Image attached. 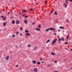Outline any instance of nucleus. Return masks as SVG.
I'll use <instances>...</instances> for the list:
<instances>
[{
    "label": "nucleus",
    "mask_w": 72,
    "mask_h": 72,
    "mask_svg": "<svg viewBox=\"0 0 72 72\" xmlns=\"http://www.w3.org/2000/svg\"><path fill=\"white\" fill-rule=\"evenodd\" d=\"M22 11L25 13H26V12H27V10H22Z\"/></svg>",
    "instance_id": "9d476101"
},
{
    "label": "nucleus",
    "mask_w": 72,
    "mask_h": 72,
    "mask_svg": "<svg viewBox=\"0 0 72 72\" xmlns=\"http://www.w3.org/2000/svg\"><path fill=\"white\" fill-rule=\"evenodd\" d=\"M41 63H44V62H41Z\"/></svg>",
    "instance_id": "864d4df0"
},
{
    "label": "nucleus",
    "mask_w": 72,
    "mask_h": 72,
    "mask_svg": "<svg viewBox=\"0 0 72 72\" xmlns=\"http://www.w3.org/2000/svg\"><path fill=\"white\" fill-rule=\"evenodd\" d=\"M49 30H50L49 28L48 29H47L46 30V31H49Z\"/></svg>",
    "instance_id": "bb28decb"
},
{
    "label": "nucleus",
    "mask_w": 72,
    "mask_h": 72,
    "mask_svg": "<svg viewBox=\"0 0 72 72\" xmlns=\"http://www.w3.org/2000/svg\"><path fill=\"white\" fill-rule=\"evenodd\" d=\"M20 36H22V33H20Z\"/></svg>",
    "instance_id": "a19ab883"
},
{
    "label": "nucleus",
    "mask_w": 72,
    "mask_h": 72,
    "mask_svg": "<svg viewBox=\"0 0 72 72\" xmlns=\"http://www.w3.org/2000/svg\"><path fill=\"white\" fill-rule=\"evenodd\" d=\"M19 23V21L18 20L16 21V24H18Z\"/></svg>",
    "instance_id": "0eeeda50"
},
{
    "label": "nucleus",
    "mask_w": 72,
    "mask_h": 72,
    "mask_svg": "<svg viewBox=\"0 0 72 72\" xmlns=\"http://www.w3.org/2000/svg\"><path fill=\"white\" fill-rule=\"evenodd\" d=\"M25 32L26 33H28V32H29V31L28 30H26L25 31Z\"/></svg>",
    "instance_id": "ddd939ff"
},
{
    "label": "nucleus",
    "mask_w": 72,
    "mask_h": 72,
    "mask_svg": "<svg viewBox=\"0 0 72 72\" xmlns=\"http://www.w3.org/2000/svg\"><path fill=\"white\" fill-rule=\"evenodd\" d=\"M45 4H47L48 3V2H47L46 1H45Z\"/></svg>",
    "instance_id": "473e14b6"
},
{
    "label": "nucleus",
    "mask_w": 72,
    "mask_h": 72,
    "mask_svg": "<svg viewBox=\"0 0 72 72\" xmlns=\"http://www.w3.org/2000/svg\"><path fill=\"white\" fill-rule=\"evenodd\" d=\"M6 22H4L3 23V25H4V26H5V25H6Z\"/></svg>",
    "instance_id": "4468645a"
},
{
    "label": "nucleus",
    "mask_w": 72,
    "mask_h": 72,
    "mask_svg": "<svg viewBox=\"0 0 72 72\" xmlns=\"http://www.w3.org/2000/svg\"><path fill=\"white\" fill-rule=\"evenodd\" d=\"M28 47H30V46H31V45H28Z\"/></svg>",
    "instance_id": "e433bc0d"
},
{
    "label": "nucleus",
    "mask_w": 72,
    "mask_h": 72,
    "mask_svg": "<svg viewBox=\"0 0 72 72\" xmlns=\"http://www.w3.org/2000/svg\"><path fill=\"white\" fill-rule=\"evenodd\" d=\"M28 36H30V33H28Z\"/></svg>",
    "instance_id": "c756f323"
},
{
    "label": "nucleus",
    "mask_w": 72,
    "mask_h": 72,
    "mask_svg": "<svg viewBox=\"0 0 72 72\" xmlns=\"http://www.w3.org/2000/svg\"><path fill=\"white\" fill-rule=\"evenodd\" d=\"M66 39H67V40H68V35L66 36Z\"/></svg>",
    "instance_id": "b1692460"
},
{
    "label": "nucleus",
    "mask_w": 72,
    "mask_h": 72,
    "mask_svg": "<svg viewBox=\"0 0 72 72\" xmlns=\"http://www.w3.org/2000/svg\"><path fill=\"white\" fill-rule=\"evenodd\" d=\"M20 14H21V12H20Z\"/></svg>",
    "instance_id": "4d7b16f0"
},
{
    "label": "nucleus",
    "mask_w": 72,
    "mask_h": 72,
    "mask_svg": "<svg viewBox=\"0 0 72 72\" xmlns=\"http://www.w3.org/2000/svg\"><path fill=\"white\" fill-rule=\"evenodd\" d=\"M64 7L65 8H66L67 6V5L66 4V3H64L63 4Z\"/></svg>",
    "instance_id": "423d86ee"
},
{
    "label": "nucleus",
    "mask_w": 72,
    "mask_h": 72,
    "mask_svg": "<svg viewBox=\"0 0 72 72\" xmlns=\"http://www.w3.org/2000/svg\"><path fill=\"white\" fill-rule=\"evenodd\" d=\"M35 2H36V0H35Z\"/></svg>",
    "instance_id": "680f3d73"
},
{
    "label": "nucleus",
    "mask_w": 72,
    "mask_h": 72,
    "mask_svg": "<svg viewBox=\"0 0 72 72\" xmlns=\"http://www.w3.org/2000/svg\"><path fill=\"white\" fill-rule=\"evenodd\" d=\"M33 71L35 72H37V68H35Z\"/></svg>",
    "instance_id": "39448f33"
},
{
    "label": "nucleus",
    "mask_w": 72,
    "mask_h": 72,
    "mask_svg": "<svg viewBox=\"0 0 72 72\" xmlns=\"http://www.w3.org/2000/svg\"><path fill=\"white\" fill-rule=\"evenodd\" d=\"M33 8H32L30 10H31V11H33Z\"/></svg>",
    "instance_id": "393cba45"
},
{
    "label": "nucleus",
    "mask_w": 72,
    "mask_h": 72,
    "mask_svg": "<svg viewBox=\"0 0 72 72\" xmlns=\"http://www.w3.org/2000/svg\"><path fill=\"white\" fill-rule=\"evenodd\" d=\"M35 24V22H33V23H32V24L33 25H34V24Z\"/></svg>",
    "instance_id": "f704fd0d"
},
{
    "label": "nucleus",
    "mask_w": 72,
    "mask_h": 72,
    "mask_svg": "<svg viewBox=\"0 0 72 72\" xmlns=\"http://www.w3.org/2000/svg\"><path fill=\"white\" fill-rule=\"evenodd\" d=\"M6 16H5V18H6Z\"/></svg>",
    "instance_id": "e2e57ef3"
},
{
    "label": "nucleus",
    "mask_w": 72,
    "mask_h": 72,
    "mask_svg": "<svg viewBox=\"0 0 72 72\" xmlns=\"http://www.w3.org/2000/svg\"><path fill=\"white\" fill-rule=\"evenodd\" d=\"M61 40L62 41H64V38L63 37L62 38H59L58 39V41H61Z\"/></svg>",
    "instance_id": "f03ea898"
},
{
    "label": "nucleus",
    "mask_w": 72,
    "mask_h": 72,
    "mask_svg": "<svg viewBox=\"0 0 72 72\" xmlns=\"http://www.w3.org/2000/svg\"><path fill=\"white\" fill-rule=\"evenodd\" d=\"M58 31H60V30H58Z\"/></svg>",
    "instance_id": "0e129e2a"
},
{
    "label": "nucleus",
    "mask_w": 72,
    "mask_h": 72,
    "mask_svg": "<svg viewBox=\"0 0 72 72\" xmlns=\"http://www.w3.org/2000/svg\"><path fill=\"white\" fill-rule=\"evenodd\" d=\"M55 21H56V20L55 21Z\"/></svg>",
    "instance_id": "69168bd1"
},
{
    "label": "nucleus",
    "mask_w": 72,
    "mask_h": 72,
    "mask_svg": "<svg viewBox=\"0 0 72 72\" xmlns=\"http://www.w3.org/2000/svg\"><path fill=\"white\" fill-rule=\"evenodd\" d=\"M67 0L66 2H65V3H67Z\"/></svg>",
    "instance_id": "37998d69"
},
{
    "label": "nucleus",
    "mask_w": 72,
    "mask_h": 72,
    "mask_svg": "<svg viewBox=\"0 0 72 72\" xmlns=\"http://www.w3.org/2000/svg\"><path fill=\"white\" fill-rule=\"evenodd\" d=\"M66 21L67 23H69V21H68V20H66Z\"/></svg>",
    "instance_id": "aec40b11"
},
{
    "label": "nucleus",
    "mask_w": 72,
    "mask_h": 72,
    "mask_svg": "<svg viewBox=\"0 0 72 72\" xmlns=\"http://www.w3.org/2000/svg\"><path fill=\"white\" fill-rule=\"evenodd\" d=\"M33 63H34V64H36V62L35 60H33Z\"/></svg>",
    "instance_id": "1a4fd4ad"
},
{
    "label": "nucleus",
    "mask_w": 72,
    "mask_h": 72,
    "mask_svg": "<svg viewBox=\"0 0 72 72\" xmlns=\"http://www.w3.org/2000/svg\"><path fill=\"white\" fill-rule=\"evenodd\" d=\"M15 35H12V37H15Z\"/></svg>",
    "instance_id": "c85d7f7f"
},
{
    "label": "nucleus",
    "mask_w": 72,
    "mask_h": 72,
    "mask_svg": "<svg viewBox=\"0 0 72 72\" xmlns=\"http://www.w3.org/2000/svg\"><path fill=\"white\" fill-rule=\"evenodd\" d=\"M13 18V17H10V18Z\"/></svg>",
    "instance_id": "de8ad7c7"
},
{
    "label": "nucleus",
    "mask_w": 72,
    "mask_h": 72,
    "mask_svg": "<svg viewBox=\"0 0 72 72\" xmlns=\"http://www.w3.org/2000/svg\"><path fill=\"white\" fill-rule=\"evenodd\" d=\"M8 8V7H6V9H7Z\"/></svg>",
    "instance_id": "774afa93"
},
{
    "label": "nucleus",
    "mask_w": 72,
    "mask_h": 72,
    "mask_svg": "<svg viewBox=\"0 0 72 72\" xmlns=\"http://www.w3.org/2000/svg\"><path fill=\"white\" fill-rule=\"evenodd\" d=\"M54 14L55 15H58V14L57 13V12H55Z\"/></svg>",
    "instance_id": "4be33fe9"
},
{
    "label": "nucleus",
    "mask_w": 72,
    "mask_h": 72,
    "mask_svg": "<svg viewBox=\"0 0 72 72\" xmlns=\"http://www.w3.org/2000/svg\"><path fill=\"white\" fill-rule=\"evenodd\" d=\"M9 14H10L9 12H8V15H9Z\"/></svg>",
    "instance_id": "c03bdc74"
},
{
    "label": "nucleus",
    "mask_w": 72,
    "mask_h": 72,
    "mask_svg": "<svg viewBox=\"0 0 72 72\" xmlns=\"http://www.w3.org/2000/svg\"><path fill=\"white\" fill-rule=\"evenodd\" d=\"M5 10V9H3V11H4V10Z\"/></svg>",
    "instance_id": "a18cd8bd"
},
{
    "label": "nucleus",
    "mask_w": 72,
    "mask_h": 72,
    "mask_svg": "<svg viewBox=\"0 0 72 72\" xmlns=\"http://www.w3.org/2000/svg\"><path fill=\"white\" fill-rule=\"evenodd\" d=\"M50 41V40L49 39V40H48L47 42H46V43H47V42H49Z\"/></svg>",
    "instance_id": "6ab92c4d"
},
{
    "label": "nucleus",
    "mask_w": 72,
    "mask_h": 72,
    "mask_svg": "<svg viewBox=\"0 0 72 72\" xmlns=\"http://www.w3.org/2000/svg\"><path fill=\"white\" fill-rule=\"evenodd\" d=\"M51 54L52 55H55V53H53V52H51Z\"/></svg>",
    "instance_id": "9b49d317"
},
{
    "label": "nucleus",
    "mask_w": 72,
    "mask_h": 72,
    "mask_svg": "<svg viewBox=\"0 0 72 72\" xmlns=\"http://www.w3.org/2000/svg\"><path fill=\"white\" fill-rule=\"evenodd\" d=\"M64 60L65 61H66V59H64Z\"/></svg>",
    "instance_id": "49530a36"
},
{
    "label": "nucleus",
    "mask_w": 72,
    "mask_h": 72,
    "mask_svg": "<svg viewBox=\"0 0 72 72\" xmlns=\"http://www.w3.org/2000/svg\"><path fill=\"white\" fill-rule=\"evenodd\" d=\"M41 63L40 62H38L37 63V64H40Z\"/></svg>",
    "instance_id": "412c9836"
},
{
    "label": "nucleus",
    "mask_w": 72,
    "mask_h": 72,
    "mask_svg": "<svg viewBox=\"0 0 72 72\" xmlns=\"http://www.w3.org/2000/svg\"><path fill=\"white\" fill-rule=\"evenodd\" d=\"M16 33L17 35H18V34H19V32H16Z\"/></svg>",
    "instance_id": "a878e982"
},
{
    "label": "nucleus",
    "mask_w": 72,
    "mask_h": 72,
    "mask_svg": "<svg viewBox=\"0 0 72 72\" xmlns=\"http://www.w3.org/2000/svg\"><path fill=\"white\" fill-rule=\"evenodd\" d=\"M70 2H71V3H72V0H70Z\"/></svg>",
    "instance_id": "ea45409f"
},
{
    "label": "nucleus",
    "mask_w": 72,
    "mask_h": 72,
    "mask_svg": "<svg viewBox=\"0 0 72 72\" xmlns=\"http://www.w3.org/2000/svg\"><path fill=\"white\" fill-rule=\"evenodd\" d=\"M16 48H17V46H16Z\"/></svg>",
    "instance_id": "052dcab7"
},
{
    "label": "nucleus",
    "mask_w": 72,
    "mask_h": 72,
    "mask_svg": "<svg viewBox=\"0 0 72 72\" xmlns=\"http://www.w3.org/2000/svg\"><path fill=\"white\" fill-rule=\"evenodd\" d=\"M36 4H37V5H38V4H39L38 3H36Z\"/></svg>",
    "instance_id": "3c124183"
},
{
    "label": "nucleus",
    "mask_w": 72,
    "mask_h": 72,
    "mask_svg": "<svg viewBox=\"0 0 72 72\" xmlns=\"http://www.w3.org/2000/svg\"><path fill=\"white\" fill-rule=\"evenodd\" d=\"M65 44H66V45H67V44H68V42H65Z\"/></svg>",
    "instance_id": "cd10ccee"
},
{
    "label": "nucleus",
    "mask_w": 72,
    "mask_h": 72,
    "mask_svg": "<svg viewBox=\"0 0 72 72\" xmlns=\"http://www.w3.org/2000/svg\"><path fill=\"white\" fill-rule=\"evenodd\" d=\"M25 18H27V16H25Z\"/></svg>",
    "instance_id": "2f4dec72"
},
{
    "label": "nucleus",
    "mask_w": 72,
    "mask_h": 72,
    "mask_svg": "<svg viewBox=\"0 0 72 72\" xmlns=\"http://www.w3.org/2000/svg\"><path fill=\"white\" fill-rule=\"evenodd\" d=\"M70 50H71V51H72V49H71Z\"/></svg>",
    "instance_id": "13d9d810"
},
{
    "label": "nucleus",
    "mask_w": 72,
    "mask_h": 72,
    "mask_svg": "<svg viewBox=\"0 0 72 72\" xmlns=\"http://www.w3.org/2000/svg\"><path fill=\"white\" fill-rule=\"evenodd\" d=\"M55 72H58V71H55Z\"/></svg>",
    "instance_id": "5fc2aeb1"
},
{
    "label": "nucleus",
    "mask_w": 72,
    "mask_h": 72,
    "mask_svg": "<svg viewBox=\"0 0 72 72\" xmlns=\"http://www.w3.org/2000/svg\"><path fill=\"white\" fill-rule=\"evenodd\" d=\"M24 12H22V13H24Z\"/></svg>",
    "instance_id": "bf43d9fd"
},
{
    "label": "nucleus",
    "mask_w": 72,
    "mask_h": 72,
    "mask_svg": "<svg viewBox=\"0 0 72 72\" xmlns=\"http://www.w3.org/2000/svg\"><path fill=\"white\" fill-rule=\"evenodd\" d=\"M50 30H51V31H55V28H49Z\"/></svg>",
    "instance_id": "7ed1b4c3"
},
{
    "label": "nucleus",
    "mask_w": 72,
    "mask_h": 72,
    "mask_svg": "<svg viewBox=\"0 0 72 72\" xmlns=\"http://www.w3.org/2000/svg\"><path fill=\"white\" fill-rule=\"evenodd\" d=\"M40 60H42V58H41L40 59Z\"/></svg>",
    "instance_id": "8fccbe9b"
},
{
    "label": "nucleus",
    "mask_w": 72,
    "mask_h": 72,
    "mask_svg": "<svg viewBox=\"0 0 72 72\" xmlns=\"http://www.w3.org/2000/svg\"><path fill=\"white\" fill-rule=\"evenodd\" d=\"M57 39H54L53 41L51 43V45H54L55 44V42H57Z\"/></svg>",
    "instance_id": "f257e3e1"
},
{
    "label": "nucleus",
    "mask_w": 72,
    "mask_h": 72,
    "mask_svg": "<svg viewBox=\"0 0 72 72\" xmlns=\"http://www.w3.org/2000/svg\"><path fill=\"white\" fill-rule=\"evenodd\" d=\"M28 35V33H26V36H27V35Z\"/></svg>",
    "instance_id": "58836bf2"
},
{
    "label": "nucleus",
    "mask_w": 72,
    "mask_h": 72,
    "mask_svg": "<svg viewBox=\"0 0 72 72\" xmlns=\"http://www.w3.org/2000/svg\"><path fill=\"white\" fill-rule=\"evenodd\" d=\"M1 17H2V18H3V20H6V18H5V17H4V16L3 15L1 16Z\"/></svg>",
    "instance_id": "20e7f679"
},
{
    "label": "nucleus",
    "mask_w": 72,
    "mask_h": 72,
    "mask_svg": "<svg viewBox=\"0 0 72 72\" xmlns=\"http://www.w3.org/2000/svg\"><path fill=\"white\" fill-rule=\"evenodd\" d=\"M58 43L59 44H60V41L58 42Z\"/></svg>",
    "instance_id": "79ce46f5"
},
{
    "label": "nucleus",
    "mask_w": 72,
    "mask_h": 72,
    "mask_svg": "<svg viewBox=\"0 0 72 72\" xmlns=\"http://www.w3.org/2000/svg\"><path fill=\"white\" fill-rule=\"evenodd\" d=\"M1 13V11H0V13Z\"/></svg>",
    "instance_id": "338daca9"
},
{
    "label": "nucleus",
    "mask_w": 72,
    "mask_h": 72,
    "mask_svg": "<svg viewBox=\"0 0 72 72\" xmlns=\"http://www.w3.org/2000/svg\"><path fill=\"white\" fill-rule=\"evenodd\" d=\"M66 4H68V2H67Z\"/></svg>",
    "instance_id": "6e6d98bb"
},
{
    "label": "nucleus",
    "mask_w": 72,
    "mask_h": 72,
    "mask_svg": "<svg viewBox=\"0 0 72 72\" xmlns=\"http://www.w3.org/2000/svg\"><path fill=\"white\" fill-rule=\"evenodd\" d=\"M18 67V65H17L16 66V67Z\"/></svg>",
    "instance_id": "09e8293b"
},
{
    "label": "nucleus",
    "mask_w": 72,
    "mask_h": 72,
    "mask_svg": "<svg viewBox=\"0 0 72 72\" xmlns=\"http://www.w3.org/2000/svg\"><path fill=\"white\" fill-rule=\"evenodd\" d=\"M54 35H57V33H54Z\"/></svg>",
    "instance_id": "7c9ffc66"
},
{
    "label": "nucleus",
    "mask_w": 72,
    "mask_h": 72,
    "mask_svg": "<svg viewBox=\"0 0 72 72\" xmlns=\"http://www.w3.org/2000/svg\"><path fill=\"white\" fill-rule=\"evenodd\" d=\"M36 30H37V31H40V29H38V28H37L36 29Z\"/></svg>",
    "instance_id": "f8f14e48"
},
{
    "label": "nucleus",
    "mask_w": 72,
    "mask_h": 72,
    "mask_svg": "<svg viewBox=\"0 0 72 72\" xmlns=\"http://www.w3.org/2000/svg\"><path fill=\"white\" fill-rule=\"evenodd\" d=\"M38 28H41V25L39 24V26L38 27Z\"/></svg>",
    "instance_id": "2eb2a0df"
},
{
    "label": "nucleus",
    "mask_w": 72,
    "mask_h": 72,
    "mask_svg": "<svg viewBox=\"0 0 72 72\" xmlns=\"http://www.w3.org/2000/svg\"><path fill=\"white\" fill-rule=\"evenodd\" d=\"M24 15H25V14H23V16H24Z\"/></svg>",
    "instance_id": "603ef678"
},
{
    "label": "nucleus",
    "mask_w": 72,
    "mask_h": 72,
    "mask_svg": "<svg viewBox=\"0 0 72 72\" xmlns=\"http://www.w3.org/2000/svg\"><path fill=\"white\" fill-rule=\"evenodd\" d=\"M12 23V24H14L15 23V21H13Z\"/></svg>",
    "instance_id": "a211bd4d"
},
{
    "label": "nucleus",
    "mask_w": 72,
    "mask_h": 72,
    "mask_svg": "<svg viewBox=\"0 0 72 72\" xmlns=\"http://www.w3.org/2000/svg\"><path fill=\"white\" fill-rule=\"evenodd\" d=\"M9 58V57L8 56L6 57V59L7 60H8V59Z\"/></svg>",
    "instance_id": "f3484780"
},
{
    "label": "nucleus",
    "mask_w": 72,
    "mask_h": 72,
    "mask_svg": "<svg viewBox=\"0 0 72 72\" xmlns=\"http://www.w3.org/2000/svg\"><path fill=\"white\" fill-rule=\"evenodd\" d=\"M48 67H50V64H49L48 65Z\"/></svg>",
    "instance_id": "4c0bfd02"
},
{
    "label": "nucleus",
    "mask_w": 72,
    "mask_h": 72,
    "mask_svg": "<svg viewBox=\"0 0 72 72\" xmlns=\"http://www.w3.org/2000/svg\"><path fill=\"white\" fill-rule=\"evenodd\" d=\"M20 30H22V27L20 28Z\"/></svg>",
    "instance_id": "c9c22d12"
},
{
    "label": "nucleus",
    "mask_w": 72,
    "mask_h": 72,
    "mask_svg": "<svg viewBox=\"0 0 72 72\" xmlns=\"http://www.w3.org/2000/svg\"><path fill=\"white\" fill-rule=\"evenodd\" d=\"M55 62L56 63H57V60H56L55 61Z\"/></svg>",
    "instance_id": "72a5a7b5"
},
{
    "label": "nucleus",
    "mask_w": 72,
    "mask_h": 72,
    "mask_svg": "<svg viewBox=\"0 0 72 72\" xmlns=\"http://www.w3.org/2000/svg\"><path fill=\"white\" fill-rule=\"evenodd\" d=\"M24 22L25 23H26V24H27V20H25Z\"/></svg>",
    "instance_id": "dca6fc26"
},
{
    "label": "nucleus",
    "mask_w": 72,
    "mask_h": 72,
    "mask_svg": "<svg viewBox=\"0 0 72 72\" xmlns=\"http://www.w3.org/2000/svg\"><path fill=\"white\" fill-rule=\"evenodd\" d=\"M53 10H51V11H50V13H53Z\"/></svg>",
    "instance_id": "5701e85b"
},
{
    "label": "nucleus",
    "mask_w": 72,
    "mask_h": 72,
    "mask_svg": "<svg viewBox=\"0 0 72 72\" xmlns=\"http://www.w3.org/2000/svg\"><path fill=\"white\" fill-rule=\"evenodd\" d=\"M60 28H61V29H64V28L63 26H60Z\"/></svg>",
    "instance_id": "6e6552de"
}]
</instances>
